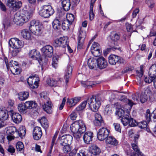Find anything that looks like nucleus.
Instances as JSON below:
<instances>
[{"mask_svg":"<svg viewBox=\"0 0 156 156\" xmlns=\"http://www.w3.org/2000/svg\"><path fill=\"white\" fill-rule=\"evenodd\" d=\"M137 125H138L140 128L144 129L147 127V123L145 121H143L137 123Z\"/></svg>","mask_w":156,"mask_h":156,"instance_id":"6e6d98bb","label":"nucleus"},{"mask_svg":"<svg viewBox=\"0 0 156 156\" xmlns=\"http://www.w3.org/2000/svg\"><path fill=\"white\" fill-rule=\"evenodd\" d=\"M95 120L94 121V125L98 126H104L105 125L104 121L101 115L98 113H96L94 115Z\"/></svg>","mask_w":156,"mask_h":156,"instance_id":"2eb2a0df","label":"nucleus"},{"mask_svg":"<svg viewBox=\"0 0 156 156\" xmlns=\"http://www.w3.org/2000/svg\"><path fill=\"white\" fill-rule=\"evenodd\" d=\"M63 79L62 78L58 77L48 80L47 83L50 86L55 87L60 85Z\"/></svg>","mask_w":156,"mask_h":156,"instance_id":"dca6fc26","label":"nucleus"},{"mask_svg":"<svg viewBox=\"0 0 156 156\" xmlns=\"http://www.w3.org/2000/svg\"><path fill=\"white\" fill-rule=\"evenodd\" d=\"M62 4L64 10L68 11L71 5L70 0H63Z\"/></svg>","mask_w":156,"mask_h":156,"instance_id":"c756f323","label":"nucleus"},{"mask_svg":"<svg viewBox=\"0 0 156 156\" xmlns=\"http://www.w3.org/2000/svg\"><path fill=\"white\" fill-rule=\"evenodd\" d=\"M40 122L44 128L45 129L48 128V120L45 117H43L40 120Z\"/></svg>","mask_w":156,"mask_h":156,"instance_id":"58836bf2","label":"nucleus"},{"mask_svg":"<svg viewBox=\"0 0 156 156\" xmlns=\"http://www.w3.org/2000/svg\"><path fill=\"white\" fill-rule=\"evenodd\" d=\"M84 132H82L81 131H78L76 133H73L74 134L73 136L76 139H78L80 138L81 136V134Z\"/></svg>","mask_w":156,"mask_h":156,"instance_id":"e2e57ef3","label":"nucleus"},{"mask_svg":"<svg viewBox=\"0 0 156 156\" xmlns=\"http://www.w3.org/2000/svg\"><path fill=\"white\" fill-rule=\"evenodd\" d=\"M74 16L71 13H68L66 15V21H68L71 24H72L74 20Z\"/></svg>","mask_w":156,"mask_h":156,"instance_id":"79ce46f5","label":"nucleus"},{"mask_svg":"<svg viewBox=\"0 0 156 156\" xmlns=\"http://www.w3.org/2000/svg\"><path fill=\"white\" fill-rule=\"evenodd\" d=\"M93 137V133L91 132H86L83 136V139L84 142L87 144H89L92 141V138Z\"/></svg>","mask_w":156,"mask_h":156,"instance_id":"aec40b11","label":"nucleus"},{"mask_svg":"<svg viewBox=\"0 0 156 156\" xmlns=\"http://www.w3.org/2000/svg\"><path fill=\"white\" fill-rule=\"evenodd\" d=\"M131 146L133 149L135 151L137 152L140 151V149L138 146V144H134L133 143H131Z\"/></svg>","mask_w":156,"mask_h":156,"instance_id":"774afa93","label":"nucleus"},{"mask_svg":"<svg viewBox=\"0 0 156 156\" xmlns=\"http://www.w3.org/2000/svg\"><path fill=\"white\" fill-rule=\"evenodd\" d=\"M61 22L58 19H55L52 23L53 28L55 30H57L60 29L61 27Z\"/></svg>","mask_w":156,"mask_h":156,"instance_id":"2f4dec72","label":"nucleus"},{"mask_svg":"<svg viewBox=\"0 0 156 156\" xmlns=\"http://www.w3.org/2000/svg\"><path fill=\"white\" fill-rule=\"evenodd\" d=\"M81 84L83 86L85 87L89 86L92 87L94 85L93 82L90 81H82Z\"/></svg>","mask_w":156,"mask_h":156,"instance_id":"603ef678","label":"nucleus"},{"mask_svg":"<svg viewBox=\"0 0 156 156\" xmlns=\"http://www.w3.org/2000/svg\"><path fill=\"white\" fill-rule=\"evenodd\" d=\"M91 51L94 56L96 57L99 56L101 55V50L99 48L93 49Z\"/></svg>","mask_w":156,"mask_h":156,"instance_id":"de8ad7c7","label":"nucleus"},{"mask_svg":"<svg viewBox=\"0 0 156 156\" xmlns=\"http://www.w3.org/2000/svg\"><path fill=\"white\" fill-rule=\"evenodd\" d=\"M97 64V60L95 58H90L88 60V65L90 69H96Z\"/></svg>","mask_w":156,"mask_h":156,"instance_id":"5701e85b","label":"nucleus"},{"mask_svg":"<svg viewBox=\"0 0 156 156\" xmlns=\"http://www.w3.org/2000/svg\"><path fill=\"white\" fill-rule=\"evenodd\" d=\"M146 2L149 8L151 9L154 7V3L153 0H147L146 1Z\"/></svg>","mask_w":156,"mask_h":156,"instance_id":"0e129e2a","label":"nucleus"},{"mask_svg":"<svg viewBox=\"0 0 156 156\" xmlns=\"http://www.w3.org/2000/svg\"><path fill=\"white\" fill-rule=\"evenodd\" d=\"M137 125V123L136 120L134 119L133 118L129 117V125L133 127L136 126Z\"/></svg>","mask_w":156,"mask_h":156,"instance_id":"864d4df0","label":"nucleus"},{"mask_svg":"<svg viewBox=\"0 0 156 156\" xmlns=\"http://www.w3.org/2000/svg\"><path fill=\"white\" fill-rule=\"evenodd\" d=\"M115 114L117 115L119 117H123L125 116L124 115L125 112L124 111L122 108H119L116 110L115 112Z\"/></svg>","mask_w":156,"mask_h":156,"instance_id":"49530a36","label":"nucleus"},{"mask_svg":"<svg viewBox=\"0 0 156 156\" xmlns=\"http://www.w3.org/2000/svg\"><path fill=\"white\" fill-rule=\"evenodd\" d=\"M9 46L12 48H17L20 49L24 45L23 42L16 38H12L9 41Z\"/></svg>","mask_w":156,"mask_h":156,"instance_id":"9b49d317","label":"nucleus"},{"mask_svg":"<svg viewBox=\"0 0 156 156\" xmlns=\"http://www.w3.org/2000/svg\"><path fill=\"white\" fill-rule=\"evenodd\" d=\"M18 62L14 61H11L9 64V69L11 73L14 75L18 74L20 72V70L18 68Z\"/></svg>","mask_w":156,"mask_h":156,"instance_id":"0eeeda50","label":"nucleus"},{"mask_svg":"<svg viewBox=\"0 0 156 156\" xmlns=\"http://www.w3.org/2000/svg\"><path fill=\"white\" fill-rule=\"evenodd\" d=\"M33 13V11L27 10L22 11L21 13L17 12L14 15L13 21L16 25L22 26L28 21Z\"/></svg>","mask_w":156,"mask_h":156,"instance_id":"f257e3e1","label":"nucleus"},{"mask_svg":"<svg viewBox=\"0 0 156 156\" xmlns=\"http://www.w3.org/2000/svg\"><path fill=\"white\" fill-rule=\"evenodd\" d=\"M87 103V101H83L76 108V110L78 111L83 110L85 108Z\"/></svg>","mask_w":156,"mask_h":156,"instance_id":"3c124183","label":"nucleus"},{"mask_svg":"<svg viewBox=\"0 0 156 156\" xmlns=\"http://www.w3.org/2000/svg\"><path fill=\"white\" fill-rule=\"evenodd\" d=\"M6 4L7 6L14 11H16L19 9L22 5L21 2H17L14 0H8Z\"/></svg>","mask_w":156,"mask_h":156,"instance_id":"9d476101","label":"nucleus"},{"mask_svg":"<svg viewBox=\"0 0 156 156\" xmlns=\"http://www.w3.org/2000/svg\"><path fill=\"white\" fill-rule=\"evenodd\" d=\"M42 133L41 128L38 126L35 127L33 131V135L34 140H38L42 135Z\"/></svg>","mask_w":156,"mask_h":156,"instance_id":"4468645a","label":"nucleus"},{"mask_svg":"<svg viewBox=\"0 0 156 156\" xmlns=\"http://www.w3.org/2000/svg\"><path fill=\"white\" fill-rule=\"evenodd\" d=\"M36 78L34 76H30L27 79V82L30 87L32 89L37 88V85L33 86V83L36 82Z\"/></svg>","mask_w":156,"mask_h":156,"instance_id":"a878e982","label":"nucleus"},{"mask_svg":"<svg viewBox=\"0 0 156 156\" xmlns=\"http://www.w3.org/2000/svg\"><path fill=\"white\" fill-rule=\"evenodd\" d=\"M26 133V129L25 126H20L18 130L16 132V134H18L21 138H23L25 136Z\"/></svg>","mask_w":156,"mask_h":156,"instance_id":"c85d7f7f","label":"nucleus"},{"mask_svg":"<svg viewBox=\"0 0 156 156\" xmlns=\"http://www.w3.org/2000/svg\"><path fill=\"white\" fill-rule=\"evenodd\" d=\"M147 99V96L145 92H142L140 97V100L142 103L145 102Z\"/></svg>","mask_w":156,"mask_h":156,"instance_id":"c03bdc74","label":"nucleus"},{"mask_svg":"<svg viewBox=\"0 0 156 156\" xmlns=\"http://www.w3.org/2000/svg\"><path fill=\"white\" fill-rule=\"evenodd\" d=\"M13 49L11 51V54L13 56H16L20 51V49L17 48H12Z\"/></svg>","mask_w":156,"mask_h":156,"instance_id":"5fc2aeb1","label":"nucleus"},{"mask_svg":"<svg viewBox=\"0 0 156 156\" xmlns=\"http://www.w3.org/2000/svg\"><path fill=\"white\" fill-rule=\"evenodd\" d=\"M73 140V137L70 135H63L58 138V142L61 145H70Z\"/></svg>","mask_w":156,"mask_h":156,"instance_id":"6e6552de","label":"nucleus"},{"mask_svg":"<svg viewBox=\"0 0 156 156\" xmlns=\"http://www.w3.org/2000/svg\"><path fill=\"white\" fill-rule=\"evenodd\" d=\"M139 95V93L137 92L132 95V98L133 101L128 99L126 98H124L123 99H120V101L124 103H127L131 108L133 105L136 104L138 102Z\"/></svg>","mask_w":156,"mask_h":156,"instance_id":"423d86ee","label":"nucleus"},{"mask_svg":"<svg viewBox=\"0 0 156 156\" xmlns=\"http://www.w3.org/2000/svg\"><path fill=\"white\" fill-rule=\"evenodd\" d=\"M53 106L51 101H48L43 105L44 110L48 113L51 114L52 112Z\"/></svg>","mask_w":156,"mask_h":156,"instance_id":"412c9836","label":"nucleus"},{"mask_svg":"<svg viewBox=\"0 0 156 156\" xmlns=\"http://www.w3.org/2000/svg\"><path fill=\"white\" fill-rule=\"evenodd\" d=\"M90 153L94 155H96L99 154L101 151L100 149L96 146H92L90 150Z\"/></svg>","mask_w":156,"mask_h":156,"instance_id":"f704fd0d","label":"nucleus"},{"mask_svg":"<svg viewBox=\"0 0 156 156\" xmlns=\"http://www.w3.org/2000/svg\"><path fill=\"white\" fill-rule=\"evenodd\" d=\"M97 66L100 69L105 68L107 65L106 60L103 57H100L97 59Z\"/></svg>","mask_w":156,"mask_h":156,"instance_id":"f3484780","label":"nucleus"},{"mask_svg":"<svg viewBox=\"0 0 156 156\" xmlns=\"http://www.w3.org/2000/svg\"><path fill=\"white\" fill-rule=\"evenodd\" d=\"M54 12V9L50 5H45L42 6L39 14L44 17L48 18L52 15Z\"/></svg>","mask_w":156,"mask_h":156,"instance_id":"39448f33","label":"nucleus"},{"mask_svg":"<svg viewBox=\"0 0 156 156\" xmlns=\"http://www.w3.org/2000/svg\"><path fill=\"white\" fill-rule=\"evenodd\" d=\"M149 74L156 77V65H152L149 69Z\"/></svg>","mask_w":156,"mask_h":156,"instance_id":"c9c22d12","label":"nucleus"},{"mask_svg":"<svg viewBox=\"0 0 156 156\" xmlns=\"http://www.w3.org/2000/svg\"><path fill=\"white\" fill-rule=\"evenodd\" d=\"M29 28L33 34L36 36L40 35L42 33L43 27L38 20H31L30 22Z\"/></svg>","mask_w":156,"mask_h":156,"instance_id":"7ed1b4c3","label":"nucleus"},{"mask_svg":"<svg viewBox=\"0 0 156 156\" xmlns=\"http://www.w3.org/2000/svg\"><path fill=\"white\" fill-rule=\"evenodd\" d=\"M70 129L73 133L78 131L84 132L86 130V127L83 121L79 120L74 122L71 125Z\"/></svg>","mask_w":156,"mask_h":156,"instance_id":"20e7f679","label":"nucleus"},{"mask_svg":"<svg viewBox=\"0 0 156 156\" xmlns=\"http://www.w3.org/2000/svg\"><path fill=\"white\" fill-rule=\"evenodd\" d=\"M25 104L26 107L27 109H31L32 108H36L37 106V104L35 101H27Z\"/></svg>","mask_w":156,"mask_h":156,"instance_id":"7c9ffc66","label":"nucleus"},{"mask_svg":"<svg viewBox=\"0 0 156 156\" xmlns=\"http://www.w3.org/2000/svg\"><path fill=\"white\" fill-rule=\"evenodd\" d=\"M16 147L17 150L20 151L24 148V145L21 142H18L16 145Z\"/></svg>","mask_w":156,"mask_h":156,"instance_id":"4d7b16f0","label":"nucleus"},{"mask_svg":"<svg viewBox=\"0 0 156 156\" xmlns=\"http://www.w3.org/2000/svg\"><path fill=\"white\" fill-rule=\"evenodd\" d=\"M61 148L64 153L66 154L70 152L71 150L70 145H62Z\"/></svg>","mask_w":156,"mask_h":156,"instance_id":"ea45409f","label":"nucleus"},{"mask_svg":"<svg viewBox=\"0 0 156 156\" xmlns=\"http://www.w3.org/2000/svg\"><path fill=\"white\" fill-rule=\"evenodd\" d=\"M29 55L30 58L37 60L39 62L41 61V58L40 53L35 49L30 51L29 53Z\"/></svg>","mask_w":156,"mask_h":156,"instance_id":"ddd939ff","label":"nucleus"},{"mask_svg":"<svg viewBox=\"0 0 156 156\" xmlns=\"http://www.w3.org/2000/svg\"><path fill=\"white\" fill-rule=\"evenodd\" d=\"M85 38V37H83H83L78 36L77 42V48L78 49H81L83 48Z\"/></svg>","mask_w":156,"mask_h":156,"instance_id":"473e14b6","label":"nucleus"},{"mask_svg":"<svg viewBox=\"0 0 156 156\" xmlns=\"http://www.w3.org/2000/svg\"><path fill=\"white\" fill-rule=\"evenodd\" d=\"M58 60L57 58L55 56H53L52 58V65L54 67L56 68L57 66Z\"/></svg>","mask_w":156,"mask_h":156,"instance_id":"bf43d9fd","label":"nucleus"},{"mask_svg":"<svg viewBox=\"0 0 156 156\" xmlns=\"http://www.w3.org/2000/svg\"><path fill=\"white\" fill-rule=\"evenodd\" d=\"M93 7L92 6H90V10L89 13V18L90 20H92L94 17V14L93 11Z\"/></svg>","mask_w":156,"mask_h":156,"instance_id":"052dcab7","label":"nucleus"},{"mask_svg":"<svg viewBox=\"0 0 156 156\" xmlns=\"http://www.w3.org/2000/svg\"><path fill=\"white\" fill-rule=\"evenodd\" d=\"M29 95L28 92H23L19 93L18 94V98L21 101H23L27 99Z\"/></svg>","mask_w":156,"mask_h":156,"instance_id":"cd10ccee","label":"nucleus"},{"mask_svg":"<svg viewBox=\"0 0 156 156\" xmlns=\"http://www.w3.org/2000/svg\"><path fill=\"white\" fill-rule=\"evenodd\" d=\"M71 24L66 20H64L62 24V28L64 30H67Z\"/></svg>","mask_w":156,"mask_h":156,"instance_id":"a18cd8bd","label":"nucleus"},{"mask_svg":"<svg viewBox=\"0 0 156 156\" xmlns=\"http://www.w3.org/2000/svg\"><path fill=\"white\" fill-rule=\"evenodd\" d=\"M80 99V97H75L72 99H68L67 104L69 107L74 106Z\"/></svg>","mask_w":156,"mask_h":156,"instance_id":"4be33fe9","label":"nucleus"},{"mask_svg":"<svg viewBox=\"0 0 156 156\" xmlns=\"http://www.w3.org/2000/svg\"><path fill=\"white\" fill-rule=\"evenodd\" d=\"M8 112L6 110H0V119L5 120L8 118Z\"/></svg>","mask_w":156,"mask_h":156,"instance_id":"72a5a7b5","label":"nucleus"},{"mask_svg":"<svg viewBox=\"0 0 156 156\" xmlns=\"http://www.w3.org/2000/svg\"><path fill=\"white\" fill-rule=\"evenodd\" d=\"M43 55L46 57H51L52 55L53 50L52 47L48 45L43 47L41 49Z\"/></svg>","mask_w":156,"mask_h":156,"instance_id":"f8f14e48","label":"nucleus"},{"mask_svg":"<svg viewBox=\"0 0 156 156\" xmlns=\"http://www.w3.org/2000/svg\"><path fill=\"white\" fill-rule=\"evenodd\" d=\"M7 149L8 152L10 153L11 155H12L15 152V149L11 145L9 146Z\"/></svg>","mask_w":156,"mask_h":156,"instance_id":"338daca9","label":"nucleus"},{"mask_svg":"<svg viewBox=\"0 0 156 156\" xmlns=\"http://www.w3.org/2000/svg\"><path fill=\"white\" fill-rule=\"evenodd\" d=\"M112 112V108L109 105L106 106L104 110V114L105 115L110 114Z\"/></svg>","mask_w":156,"mask_h":156,"instance_id":"09e8293b","label":"nucleus"},{"mask_svg":"<svg viewBox=\"0 0 156 156\" xmlns=\"http://www.w3.org/2000/svg\"><path fill=\"white\" fill-rule=\"evenodd\" d=\"M151 117L152 116L150 113V111L149 109L147 110L145 114V118L147 121L149 122L151 120Z\"/></svg>","mask_w":156,"mask_h":156,"instance_id":"13d9d810","label":"nucleus"},{"mask_svg":"<svg viewBox=\"0 0 156 156\" xmlns=\"http://www.w3.org/2000/svg\"><path fill=\"white\" fill-rule=\"evenodd\" d=\"M17 132V129L16 127L14 126H12L9 127L6 131V133L8 134L13 135L14 134L15 136Z\"/></svg>","mask_w":156,"mask_h":156,"instance_id":"e433bc0d","label":"nucleus"},{"mask_svg":"<svg viewBox=\"0 0 156 156\" xmlns=\"http://www.w3.org/2000/svg\"><path fill=\"white\" fill-rule=\"evenodd\" d=\"M155 77L149 74L148 76H146L144 78V81L146 83H150L154 81Z\"/></svg>","mask_w":156,"mask_h":156,"instance_id":"8fccbe9b","label":"nucleus"},{"mask_svg":"<svg viewBox=\"0 0 156 156\" xmlns=\"http://www.w3.org/2000/svg\"><path fill=\"white\" fill-rule=\"evenodd\" d=\"M11 118L13 122L16 123H19L22 120L21 115L16 112L12 111L11 114Z\"/></svg>","mask_w":156,"mask_h":156,"instance_id":"a211bd4d","label":"nucleus"},{"mask_svg":"<svg viewBox=\"0 0 156 156\" xmlns=\"http://www.w3.org/2000/svg\"><path fill=\"white\" fill-rule=\"evenodd\" d=\"M67 40L64 37H60L55 40L53 45L55 47H64L66 45Z\"/></svg>","mask_w":156,"mask_h":156,"instance_id":"6ab92c4d","label":"nucleus"},{"mask_svg":"<svg viewBox=\"0 0 156 156\" xmlns=\"http://www.w3.org/2000/svg\"><path fill=\"white\" fill-rule=\"evenodd\" d=\"M101 95L99 94L93 95L89 98L87 102L90 109L93 112L97 111L101 105Z\"/></svg>","mask_w":156,"mask_h":156,"instance_id":"f03ea898","label":"nucleus"},{"mask_svg":"<svg viewBox=\"0 0 156 156\" xmlns=\"http://www.w3.org/2000/svg\"><path fill=\"white\" fill-rule=\"evenodd\" d=\"M118 56L114 55H111L108 57V62L110 64L115 65L117 64L118 60Z\"/></svg>","mask_w":156,"mask_h":156,"instance_id":"393cba45","label":"nucleus"},{"mask_svg":"<svg viewBox=\"0 0 156 156\" xmlns=\"http://www.w3.org/2000/svg\"><path fill=\"white\" fill-rule=\"evenodd\" d=\"M21 35L24 38L27 40H30L31 38V33L27 29L22 30L21 31Z\"/></svg>","mask_w":156,"mask_h":156,"instance_id":"bb28decb","label":"nucleus"},{"mask_svg":"<svg viewBox=\"0 0 156 156\" xmlns=\"http://www.w3.org/2000/svg\"><path fill=\"white\" fill-rule=\"evenodd\" d=\"M129 116L128 115H126L125 116L122 117L121 121L123 125L126 126L129 124Z\"/></svg>","mask_w":156,"mask_h":156,"instance_id":"37998d69","label":"nucleus"},{"mask_svg":"<svg viewBox=\"0 0 156 156\" xmlns=\"http://www.w3.org/2000/svg\"><path fill=\"white\" fill-rule=\"evenodd\" d=\"M107 143L113 146H117L118 144V141L113 137L111 136H108L106 140Z\"/></svg>","mask_w":156,"mask_h":156,"instance_id":"b1692460","label":"nucleus"},{"mask_svg":"<svg viewBox=\"0 0 156 156\" xmlns=\"http://www.w3.org/2000/svg\"><path fill=\"white\" fill-rule=\"evenodd\" d=\"M140 70H137L136 73L137 76H138V78L137 79L139 80H140V78L142 77L144 73V66L143 65H141L140 67Z\"/></svg>","mask_w":156,"mask_h":156,"instance_id":"a19ab883","label":"nucleus"},{"mask_svg":"<svg viewBox=\"0 0 156 156\" xmlns=\"http://www.w3.org/2000/svg\"><path fill=\"white\" fill-rule=\"evenodd\" d=\"M109 133V130L105 127H102L99 130L97 134V138L101 141H102L107 138Z\"/></svg>","mask_w":156,"mask_h":156,"instance_id":"1a4fd4ad","label":"nucleus"},{"mask_svg":"<svg viewBox=\"0 0 156 156\" xmlns=\"http://www.w3.org/2000/svg\"><path fill=\"white\" fill-rule=\"evenodd\" d=\"M18 111L21 113H26V111L27 109L26 107V105L24 103L23 104H19L18 106Z\"/></svg>","mask_w":156,"mask_h":156,"instance_id":"4c0bfd02","label":"nucleus"},{"mask_svg":"<svg viewBox=\"0 0 156 156\" xmlns=\"http://www.w3.org/2000/svg\"><path fill=\"white\" fill-rule=\"evenodd\" d=\"M73 70V67L71 65L67 66L66 70V74L68 75L71 76Z\"/></svg>","mask_w":156,"mask_h":156,"instance_id":"680f3d73","label":"nucleus"},{"mask_svg":"<svg viewBox=\"0 0 156 156\" xmlns=\"http://www.w3.org/2000/svg\"><path fill=\"white\" fill-rule=\"evenodd\" d=\"M120 38V35L118 34H115L113 35L112 37V39L114 41H117L119 40Z\"/></svg>","mask_w":156,"mask_h":156,"instance_id":"69168bd1","label":"nucleus"}]
</instances>
